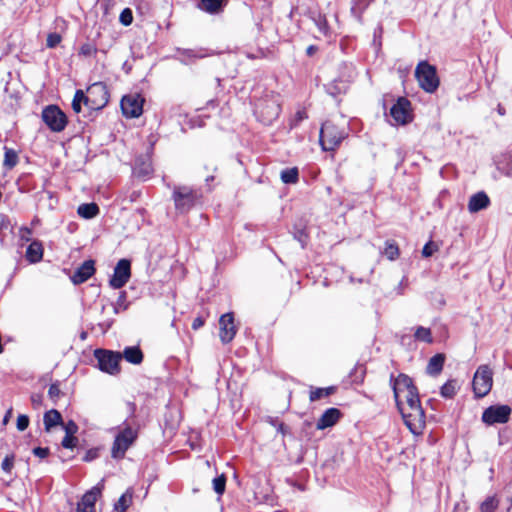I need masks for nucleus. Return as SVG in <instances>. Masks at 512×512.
Listing matches in <instances>:
<instances>
[{"label": "nucleus", "instance_id": "nucleus-54", "mask_svg": "<svg viewBox=\"0 0 512 512\" xmlns=\"http://www.w3.org/2000/svg\"><path fill=\"white\" fill-rule=\"evenodd\" d=\"M10 229V221L8 217H6L3 214H0V241L3 242L5 238V234L3 233V230Z\"/></svg>", "mask_w": 512, "mask_h": 512}, {"label": "nucleus", "instance_id": "nucleus-47", "mask_svg": "<svg viewBox=\"0 0 512 512\" xmlns=\"http://www.w3.org/2000/svg\"><path fill=\"white\" fill-rule=\"evenodd\" d=\"M62 41V36L57 32H52L47 35L46 46L47 48H56Z\"/></svg>", "mask_w": 512, "mask_h": 512}, {"label": "nucleus", "instance_id": "nucleus-39", "mask_svg": "<svg viewBox=\"0 0 512 512\" xmlns=\"http://www.w3.org/2000/svg\"><path fill=\"white\" fill-rule=\"evenodd\" d=\"M132 502V493L127 491L122 494L118 501L114 504V510L117 512H126Z\"/></svg>", "mask_w": 512, "mask_h": 512}, {"label": "nucleus", "instance_id": "nucleus-27", "mask_svg": "<svg viewBox=\"0 0 512 512\" xmlns=\"http://www.w3.org/2000/svg\"><path fill=\"white\" fill-rule=\"evenodd\" d=\"M292 234L293 238L300 243L301 248L305 249L310 240L306 225L302 222L294 224Z\"/></svg>", "mask_w": 512, "mask_h": 512}, {"label": "nucleus", "instance_id": "nucleus-1", "mask_svg": "<svg viewBox=\"0 0 512 512\" xmlns=\"http://www.w3.org/2000/svg\"><path fill=\"white\" fill-rule=\"evenodd\" d=\"M406 403L410 412H405L404 408L399 410L403 421L409 431L414 435L422 433L426 424L425 411L421 405L419 390L416 388L410 392H407Z\"/></svg>", "mask_w": 512, "mask_h": 512}, {"label": "nucleus", "instance_id": "nucleus-23", "mask_svg": "<svg viewBox=\"0 0 512 512\" xmlns=\"http://www.w3.org/2000/svg\"><path fill=\"white\" fill-rule=\"evenodd\" d=\"M227 4L228 0H200L197 7L208 14L215 15L221 13Z\"/></svg>", "mask_w": 512, "mask_h": 512}, {"label": "nucleus", "instance_id": "nucleus-20", "mask_svg": "<svg viewBox=\"0 0 512 512\" xmlns=\"http://www.w3.org/2000/svg\"><path fill=\"white\" fill-rule=\"evenodd\" d=\"M96 272L95 261L93 259L85 260L70 277L75 285H80L91 278Z\"/></svg>", "mask_w": 512, "mask_h": 512}, {"label": "nucleus", "instance_id": "nucleus-25", "mask_svg": "<svg viewBox=\"0 0 512 512\" xmlns=\"http://www.w3.org/2000/svg\"><path fill=\"white\" fill-rule=\"evenodd\" d=\"M122 359L124 358L127 362L139 365L143 362L144 354L139 346H127L123 350Z\"/></svg>", "mask_w": 512, "mask_h": 512}, {"label": "nucleus", "instance_id": "nucleus-19", "mask_svg": "<svg viewBox=\"0 0 512 512\" xmlns=\"http://www.w3.org/2000/svg\"><path fill=\"white\" fill-rule=\"evenodd\" d=\"M103 485H96L87 491L77 505V512H95V503L101 495Z\"/></svg>", "mask_w": 512, "mask_h": 512}, {"label": "nucleus", "instance_id": "nucleus-49", "mask_svg": "<svg viewBox=\"0 0 512 512\" xmlns=\"http://www.w3.org/2000/svg\"><path fill=\"white\" fill-rule=\"evenodd\" d=\"M78 444V438L75 435H65L61 441V445L65 449H73Z\"/></svg>", "mask_w": 512, "mask_h": 512}, {"label": "nucleus", "instance_id": "nucleus-15", "mask_svg": "<svg viewBox=\"0 0 512 512\" xmlns=\"http://www.w3.org/2000/svg\"><path fill=\"white\" fill-rule=\"evenodd\" d=\"M299 14L313 21L319 32L325 37L331 35V29L326 15L323 14L318 8L306 7Z\"/></svg>", "mask_w": 512, "mask_h": 512}, {"label": "nucleus", "instance_id": "nucleus-9", "mask_svg": "<svg viewBox=\"0 0 512 512\" xmlns=\"http://www.w3.org/2000/svg\"><path fill=\"white\" fill-rule=\"evenodd\" d=\"M42 120L53 132L63 131L68 119L66 114L57 105H48L42 111Z\"/></svg>", "mask_w": 512, "mask_h": 512}, {"label": "nucleus", "instance_id": "nucleus-58", "mask_svg": "<svg viewBox=\"0 0 512 512\" xmlns=\"http://www.w3.org/2000/svg\"><path fill=\"white\" fill-rule=\"evenodd\" d=\"M308 118V114L305 110H298L295 113L294 119H293V126H297L300 122H302L304 119Z\"/></svg>", "mask_w": 512, "mask_h": 512}, {"label": "nucleus", "instance_id": "nucleus-4", "mask_svg": "<svg viewBox=\"0 0 512 512\" xmlns=\"http://www.w3.org/2000/svg\"><path fill=\"white\" fill-rule=\"evenodd\" d=\"M201 193L189 186H175L172 199L175 209L180 214L188 213L200 200Z\"/></svg>", "mask_w": 512, "mask_h": 512}, {"label": "nucleus", "instance_id": "nucleus-35", "mask_svg": "<svg viewBox=\"0 0 512 512\" xmlns=\"http://www.w3.org/2000/svg\"><path fill=\"white\" fill-rule=\"evenodd\" d=\"M4 161H3V166L6 168V169H12L14 168L18 162H19V157H18V153L12 149V148H8V147H4Z\"/></svg>", "mask_w": 512, "mask_h": 512}, {"label": "nucleus", "instance_id": "nucleus-5", "mask_svg": "<svg viewBox=\"0 0 512 512\" xmlns=\"http://www.w3.org/2000/svg\"><path fill=\"white\" fill-rule=\"evenodd\" d=\"M93 354L97 360V368L100 371L113 376L118 375L121 372V352L97 348L94 350Z\"/></svg>", "mask_w": 512, "mask_h": 512}, {"label": "nucleus", "instance_id": "nucleus-6", "mask_svg": "<svg viewBox=\"0 0 512 512\" xmlns=\"http://www.w3.org/2000/svg\"><path fill=\"white\" fill-rule=\"evenodd\" d=\"M415 77L419 86L427 93H434L440 84L436 67L427 61H420L415 69Z\"/></svg>", "mask_w": 512, "mask_h": 512}, {"label": "nucleus", "instance_id": "nucleus-21", "mask_svg": "<svg viewBox=\"0 0 512 512\" xmlns=\"http://www.w3.org/2000/svg\"><path fill=\"white\" fill-rule=\"evenodd\" d=\"M342 416L343 414L338 408H328L318 419L316 428L318 430H324L326 428L332 427L341 419Z\"/></svg>", "mask_w": 512, "mask_h": 512}, {"label": "nucleus", "instance_id": "nucleus-44", "mask_svg": "<svg viewBox=\"0 0 512 512\" xmlns=\"http://www.w3.org/2000/svg\"><path fill=\"white\" fill-rule=\"evenodd\" d=\"M98 49L97 46L92 42H85L83 43L78 51V54L80 56L89 57L92 55H95L97 53Z\"/></svg>", "mask_w": 512, "mask_h": 512}, {"label": "nucleus", "instance_id": "nucleus-46", "mask_svg": "<svg viewBox=\"0 0 512 512\" xmlns=\"http://www.w3.org/2000/svg\"><path fill=\"white\" fill-rule=\"evenodd\" d=\"M439 250V245L437 243H435L434 241L430 240L428 241L423 249H422V256L424 258H429L431 257L435 252H437Z\"/></svg>", "mask_w": 512, "mask_h": 512}, {"label": "nucleus", "instance_id": "nucleus-55", "mask_svg": "<svg viewBox=\"0 0 512 512\" xmlns=\"http://www.w3.org/2000/svg\"><path fill=\"white\" fill-rule=\"evenodd\" d=\"M31 404L34 409H39L43 405V394L41 393H33L30 397Z\"/></svg>", "mask_w": 512, "mask_h": 512}, {"label": "nucleus", "instance_id": "nucleus-32", "mask_svg": "<svg viewBox=\"0 0 512 512\" xmlns=\"http://www.w3.org/2000/svg\"><path fill=\"white\" fill-rule=\"evenodd\" d=\"M366 375V366L357 363L348 375L351 384H362Z\"/></svg>", "mask_w": 512, "mask_h": 512}, {"label": "nucleus", "instance_id": "nucleus-53", "mask_svg": "<svg viewBox=\"0 0 512 512\" xmlns=\"http://www.w3.org/2000/svg\"><path fill=\"white\" fill-rule=\"evenodd\" d=\"M61 426L65 430V435H75L79 429L78 425L73 420H69L67 423L63 422V425Z\"/></svg>", "mask_w": 512, "mask_h": 512}, {"label": "nucleus", "instance_id": "nucleus-24", "mask_svg": "<svg viewBox=\"0 0 512 512\" xmlns=\"http://www.w3.org/2000/svg\"><path fill=\"white\" fill-rule=\"evenodd\" d=\"M43 424L45 432H50L55 426L63 425L61 413L52 408L44 413Z\"/></svg>", "mask_w": 512, "mask_h": 512}, {"label": "nucleus", "instance_id": "nucleus-51", "mask_svg": "<svg viewBox=\"0 0 512 512\" xmlns=\"http://www.w3.org/2000/svg\"><path fill=\"white\" fill-rule=\"evenodd\" d=\"M14 454L6 455L1 463V468L6 473H11L13 467H14Z\"/></svg>", "mask_w": 512, "mask_h": 512}, {"label": "nucleus", "instance_id": "nucleus-45", "mask_svg": "<svg viewBox=\"0 0 512 512\" xmlns=\"http://www.w3.org/2000/svg\"><path fill=\"white\" fill-rule=\"evenodd\" d=\"M267 422L274 426L278 433H281L283 436H285L288 433L289 428L285 425V423L280 422L277 417H267Z\"/></svg>", "mask_w": 512, "mask_h": 512}, {"label": "nucleus", "instance_id": "nucleus-60", "mask_svg": "<svg viewBox=\"0 0 512 512\" xmlns=\"http://www.w3.org/2000/svg\"><path fill=\"white\" fill-rule=\"evenodd\" d=\"M371 1L372 0H355L354 6L351 8V11L354 12L356 7H359L361 8V10H364Z\"/></svg>", "mask_w": 512, "mask_h": 512}, {"label": "nucleus", "instance_id": "nucleus-52", "mask_svg": "<svg viewBox=\"0 0 512 512\" xmlns=\"http://www.w3.org/2000/svg\"><path fill=\"white\" fill-rule=\"evenodd\" d=\"M29 423H30L29 417L25 414H20L17 417L16 427L19 431H24L28 428Z\"/></svg>", "mask_w": 512, "mask_h": 512}, {"label": "nucleus", "instance_id": "nucleus-29", "mask_svg": "<svg viewBox=\"0 0 512 512\" xmlns=\"http://www.w3.org/2000/svg\"><path fill=\"white\" fill-rule=\"evenodd\" d=\"M43 257V246L40 241H33L26 250V259L30 263H37L41 261Z\"/></svg>", "mask_w": 512, "mask_h": 512}, {"label": "nucleus", "instance_id": "nucleus-57", "mask_svg": "<svg viewBox=\"0 0 512 512\" xmlns=\"http://www.w3.org/2000/svg\"><path fill=\"white\" fill-rule=\"evenodd\" d=\"M117 306H122L123 310H127L129 307V303L127 302V292L120 291L119 296L116 301Z\"/></svg>", "mask_w": 512, "mask_h": 512}, {"label": "nucleus", "instance_id": "nucleus-30", "mask_svg": "<svg viewBox=\"0 0 512 512\" xmlns=\"http://www.w3.org/2000/svg\"><path fill=\"white\" fill-rule=\"evenodd\" d=\"M77 213L81 218L92 219L95 218L100 213V208L94 202L83 203L79 205Z\"/></svg>", "mask_w": 512, "mask_h": 512}, {"label": "nucleus", "instance_id": "nucleus-8", "mask_svg": "<svg viewBox=\"0 0 512 512\" xmlns=\"http://www.w3.org/2000/svg\"><path fill=\"white\" fill-rule=\"evenodd\" d=\"M86 101L92 111L102 110L109 102L110 93L104 82H95L87 88Z\"/></svg>", "mask_w": 512, "mask_h": 512}, {"label": "nucleus", "instance_id": "nucleus-33", "mask_svg": "<svg viewBox=\"0 0 512 512\" xmlns=\"http://www.w3.org/2000/svg\"><path fill=\"white\" fill-rule=\"evenodd\" d=\"M459 387L456 379H450L440 388V395L446 399H452L457 394Z\"/></svg>", "mask_w": 512, "mask_h": 512}, {"label": "nucleus", "instance_id": "nucleus-28", "mask_svg": "<svg viewBox=\"0 0 512 512\" xmlns=\"http://www.w3.org/2000/svg\"><path fill=\"white\" fill-rule=\"evenodd\" d=\"M327 94L332 96L333 98L338 97L341 94H345L348 89V85L345 81L341 79H334L330 83L324 86Z\"/></svg>", "mask_w": 512, "mask_h": 512}, {"label": "nucleus", "instance_id": "nucleus-2", "mask_svg": "<svg viewBox=\"0 0 512 512\" xmlns=\"http://www.w3.org/2000/svg\"><path fill=\"white\" fill-rule=\"evenodd\" d=\"M137 438L138 428H133V426L125 420L114 438L111 448V457L117 460L123 459L126 451L135 443Z\"/></svg>", "mask_w": 512, "mask_h": 512}, {"label": "nucleus", "instance_id": "nucleus-61", "mask_svg": "<svg viewBox=\"0 0 512 512\" xmlns=\"http://www.w3.org/2000/svg\"><path fill=\"white\" fill-rule=\"evenodd\" d=\"M319 50L318 46L310 45L306 49V55L312 57Z\"/></svg>", "mask_w": 512, "mask_h": 512}, {"label": "nucleus", "instance_id": "nucleus-40", "mask_svg": "<svg viewBox=\"0 0 512 512\" xmlns=\"http://www.w3.org/2000/svg\"><path fill=\"white\" fill-rule=\"evenodd\" d=\"M414 337L417 341L425 342L428 344L433 343V337L430 328L418 326L415 330Z\"/></svg>", "mask_w": 512, "mask_h": 512}, {"label": "nucleus", "instance_id": "nucleus-38", "mask_svg": "<svg viewBox=\"0 0 512 512\" xmlns=\"http://www.w3.org/2000/svg\"><path fill=\"white\" fill-rule=\"evenodd\" d=\"M499 499L496 495L488 496L481 504H480V512H495L499 506Z\"/></svg>", "mask_w": 512, "mask_h": 512}, {"label": "nucleus", "instance_id": "nucleus-56", "mask_svg": "<svg viewBox=\"0 0 512 512\" xmlns=\"http://www.w3.org/2000/svg\"><path fill=\"white\" fill-rule=\"evenodd\" d=\"M32 453L39 457L40 459H44L50 455V449L48 447H35L32 450Z\"/></svg>", "mask_w": 512, "mask_h": 512}, {"label": "nucleus", "instance_id": "nucleus-14", "mask_svg": "<svg viewBox=\"0 0 512 512\" xmlns=\"http://www.w3.org/2000/svg\"><path fill=\"white\" fill-rule=\"evenodd\" d=\"M144 98L140 94H128L121 99V110L125 117L138 118L143 112Z\"/></svg>", "mask_w": 512, "mask_h": 512}, {"label": "nucleus", "instance_id": "nucleus-62", "mask_svg": "<svg viewBox=\"0 0 512 512\" xmlns=\"http://www.w3.org/2000/svg\"><path fill=\"white\" fill-rule=\"evenodd\" d=\"M111 325H112V322H104V323L99 324L100 328L102 329V331L104 333L110 329Z\"/></svg>", "mask_w": 512, "mask_h": 512}, {"label": "nucleus", "instance_id": "nucleus-34", "mask_svg": "<svg viewBox=\"0 0 512 512\" xmlns=\"http://www.w3.org/2000/svg\"><path fill=\"white\" fill-rule=\"evenodd\" d=\"M280 179L284 184H296L299 181L298 167L283 169L280 173Z\"/></svg>", "mask_w": 512, "mask_h": 512}, {"label": "nucleus", "instance_id": "nucleus-31", "mask_svg": "<svg viewBox=\"0 0 512 512\" xmlns=\"http://www.w3.org/2000/svg\"><path fill=\"white\" fill-rule=\"evenodd\" d=\"M337 390L336 386H329L325 388H313L311 387L310 393H309V400L311 402L317 401L322 399L323 397H328L332 394H334Z\"/></svg>", "mask_w": 512, "mask_h": 512}, {"label": "nucleus", "instance_id": "nucleus-42", "mask_svg": "<svg viewBox=\"0 0 512 512\" xmlns=\"http://www.w3.org/2000/svg\"><path fill=\"white\" fill-rule=\"evenodd\" d=\"M227 477L224 473L215 477L212 481L214 492L222 496L226 490Z\"/></svg>", "mask_w": 512, "mask_h": 512}, {"label": "nucleus", "instance_id": "nucleus-22", "mask_svg": "<svg viewBox=\"0 0 512 512\" xmlns=\"http://www.w3.org/2000/svg\"><path fill=\"white\" fill-rule=\"evenodd\" d=\"M490 205V199L484 191L473 194L468 202V210L471 213L479 212Z\"/></svg>", "mask_w": 512, "mask_h": 512}, {"label": "nucleus", "instance_id": "nucleus-13", "mask_svg": "<svg viewBox=\"0 0 512 512\" xmlns=\"http://www.w3.org/2000/svg\"><path fill=\"white\" fill-rule=\"evenodd\" d=\"M131 277V261L129 259H120L115 268L112 277L109 280V285L113 289H121L126 285Z\"/></svg>", "mask_w": 512, "mask_h": 512}, {"label": "nucleus", "instance_id": "nucleus-48", "mask_svg": "<svg viewBox=\"0 0 512 512\" xmlns=\"http://www.w3.org/2000/svg\"><path fill=\"white\" fill-rule=\"evenodd\" d=\"M119 21L124 26H129L133 22V12L130 8H124L119 16Z\"/></svg>", "mask_w": 512, "mask_h": 512}, {"label": "nucleus", "instance_id": "nucleus-3", "mask_svg": "<svg viewBox=\"0 0 512 512\" xmlns=\"http://www.w3.org/2000/svg\"><path fill=\"white\" fill-rule=\"evenodd\" d=\"M347 135L343 128L332 121H325L320 129L319 142L324 151H335Z\"/></svg>", "mask_w": 512, "mask_h": 512}, {"label": "nucleus", "instance_id": "nucleus-41", "mask_svg": "<svg viewBox=\"0 0 512 512\" xmlns=\"http://www.w3.org/2000/svg\"><path fill=\"white\" fill-rule=\"evenodd\" d=\"M65 394L60 389V381L56 380L53 382L48 389V397L53 402V404H57L58 400L63 397Z\"/></svg>", "mask_w": 512, "mask_h": 512}, {"label": "nucleus", "instance_id": "nucleus-10", "mask_svg": "<svg viewBox=\"0 0 512 512\" xmlns=\"http://www.w3.org/2000/svg\"><path fill=\"white\" fill-rule=\"evenodd\" d=\"M390 116L397 125H407L414 119L412 104L407 97H398L390 108Z\"/></svg>", "mask_w": 512, "mask_h": 512}, {"label": "nucleus", "instance_id": "nucleus-63", "mask_svg": "<svg viewBox=\"0 0 512 512\" xmlns=\"http://www.w3.org/2000/svg\"><path fill=\"white\" fill-rule=\"evenodd\" d=\"M204 169H205L206 171H208V172H210V171H211V172H217L218 167H217V165H215V164H211V165H205V166H204Z\"/></svg>", "mask_w": 512, "mask_h": 512}, {"label": "nucleus", "instance_id": "nucleus-11", "mask_svg": "<svg viewBox=\"0 0 512 512\" xmlns=\"http://www.w3.org/2000/svg\"><path fill=\"white\" fill-rule=\"evenodd\" d=\"M511 412L509 405H491L483 411L481 419L487 425L504 424L509 421Z\"/></svg>", "mask_w": 512, "mask_h": 512}, {"label": "nucleus", "instance_id": "nucleus-36", "mask_svg": "<svg viewBox=\"0 0 512 512\" xmlns=\"http://www.w3.org/2000/svg\"><path fill=\"white\" fill-rule=\"evenodd\" d=\"M383 254L390 261H394L398 259L400 255V250L398 244L394 240H387L385 242V248Z\"/></svg>", "mask_w": 512, "mask_h": 512}, {"label": "nucleus", "instance_id": "nucleus-16", "mask_svg": "<svg viewBox=\"0 0 512 512\" xmlns=\"http://www.w3.org/2000/svg\"><path fill=\"white\" fill-rule=\"evenodd\" d=\"M255 112L262 117L265 124H271L279 117L281 107L275 100H263L257 104Z\"/></svg>", "mask_w": 512, "mask_h": 512}, {"label": "nucleus", "instance_id": "nucleus-12", "mask_svg": "<svg viewBox=\"0 0 512 512\" xmlns=\"http://www.w3.org/2000/svg\"><path fill=\"white\" fill-rule=\"evenodd\" d=\"M390 385L393 390L396 406L398 410H402V401L400 400V393L403 391L410 392L412 390H415L417 386L414 384L413 379L405 373H400L397 377H395L394 374H391Z\"/></svg>", "mask_w": 512, "mask_h": 512}, {"label": "nucleus", "instance_id": "nucleus-43", "mask_svg": "<svg viewBox=\"0 0 512 512\" xmlns=\"http://www.w3.org/2000/svg\"><path fill=\"white\" fill-rule=\"evenodd\" d=\"M179 52L183 57L181 59V61L184 64H189L192 62V60L203 58L205 56L203 53H201V51H196L193 49H183V50H179Z\"/></svg>", "mask_w": 512, "mask_h": 512}, {"label": "nucleus", "instance_id": "nucleus-26", "mask_svg": "<svg viewBox=\"0 0 512 512\" xmlns=\"http://www.w3.org/2000/svg\"><path fill=\"white\" fill-rule=\"evenodd\" d=\"M445 359L443 353H437L432 356L428 362L426 372L431 376L439 375L443 370Z\"/></svg>", "mask_w": 512, "mask_h": 512}, {"label": "nucleus", "instance_id": "nucleus-7", "mask_svg": "<svg viewBox=\"0 0 512 512\" xmlns=\"http://www.w3.org/2000/svg\"><path fill=\"white\" fill-rule=\"evenodd\" d=\"M493 385V371L488 365H480L473 377L472 388L475 398L485 397Z\"/></svg>", "mask_w": 512, "mask_h": 512}, {"label": "nucleus", "instance_id": "nucleus-64", "mask_svg": "<svg viewBox=\"0 0 512 512\" xmlns=\"http://www.w3.org/2000/svg\"><path fill=\"white\" fill-rule=\"evenodd\" d=\"M215 180V176L214 175H208L206 178H205V182H206V185L209 187V190H211V182H213Z\"/></svg>", "mask_w": 512, "mask_h": 512}, {"label": "nucleus", "instance_id": "nucleus-50", "mask_svg": "<svg viewBox=\"0 0 512 512\" xmlns=\"http://www.w3.org/2000/svg\"><path fill=\"white\" fill-rule=\"evenodd\" d=\"M101 447H93L91 449H88L85 453V455L83 456L82 460L84 462H91L97 458L100 457V451H101Z\"/></svg>", "mask_w": 512, "mask_h": 512}, {"label": "nucleus", "instance_id": "nucleus-18", "mask_svg": "<svg viewBox=\"0 0 512 512\" xmlns=\"http://www.w3.org/2000/svg\"><path fill=\"white\" fill-rule=\"evenodd\" d=\"M220 326V339L223 344L230 343L237 332L236 326L234 325V315L232 312L223 314L219 319Z\"/></svg>", "mask_w": 512, "mask_h": 512}, {"label": "nucleus", "instance_id": "nucleus-59", "mask_svg": "<svg viewBox=\"0 0 512 512\" xmlns=\"http://www.w3.org/2000/svg\"><path fill=\"white\" fill-rule=\"evenodd\" d=\"M205 324V318L202 317V316H197L193 322H192V329L193 330H198L200 329L203 325Z\"/></svg>", "mask_w": 512, "mask_h": 512}, {"label": "nucleus", "instance_id": "nucleus-37", "mask_svg": "<svg viewBox=\"0 0 512 512\" xmlns=\"http://www.w3.org/2000/svg\"><path fill=\"white\" fill-rule=\"evenodd\" d=\"M86 94L83 92V90H76L74 94V98L72 100V109L75 113H80L82 110V103L89 109V104L86 101Z\"/></svg>", "mask_w": 512, "mask_h": 512}, {"label": "nucleus", "instance_id": "nucleus-17", "mask_svg": "<svg viewBox=\"0 0 512 512\" xmlns=\"http://www.w3.org/2000/svg\"><path fill=\"white\" fill-rule=\"evenodd\" d=\"M151 157L147 154H141L134 160L132 174L141 181L148 180L153 174Z\"/></svg>", "mask_w": 512, "mask_h": 512}]
</instances>
